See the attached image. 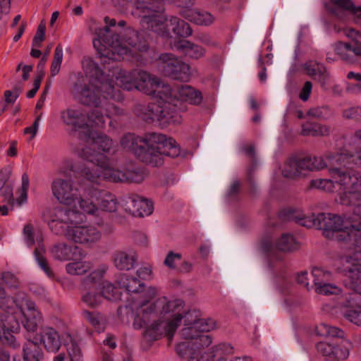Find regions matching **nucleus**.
Instances as JSON below:
<instances>
[{
	"label": "nucleus",
	"instance_id": "58",
	"mask_svg": "<svg viewBox=\"0 0 361 361\" xmlns=\"http://www.w3.org/2000/svg\"><path fill=\"white\" fill-rule=\"evenodd\" d=\"M334 4L340 8L350 11L353 14L361 12V6H355L350 0H332Z\"/></svg>",
	"mask_w": 361,
	"mask_h": 361
},
{
	"label": "nucleus",
	"instance_id": "42",
	"mask_svg": "<svg viewBox=\"0 0 361 361\" xmlns=\"http://www.w3.org/2000/svg\"><path fill=\"white\" fill-rule=\"evenodd\" d=\"M92 269V264L89 261H76L66 265V270L71 275H84Z\"/></svg>",
	"mask_w": 361,
	"mask_h": 361
},
{
	"label": "nucleus",
	"instance_id": "36",
	"mask_svg": "<svg viewBox=\"0 0 361 361\" xmlns=\"http://www.w3.org/2000/svg\"><path fill=\"white\" fill-rule=\"evenodd\" d=\"M107 269V265H99L97 269L83 278L81 281V286L83 289H90L94 286L99 283L104 278Z\"/></svg>",
	"mask_w": 361,
	"mask_h": 361
},
{
	"label": "nucleus",
	"instance_id": "44",
	"mask_svg": "<svg viewBox=\"0 0 361 361\" xmlns=\"http://www.w3.org/2000/svg\"><path fill=\"white\" fill-rule=\"evenodd\" d=\"M18 332H13L8 328H4V326L0 325V341L4 345L10 346L13 348L20 347V342L17 341L15 334Z\"/></svg>",
	"mask_w": 361,
	"mask_h": 361
},
{
	"label": "nucleus",
	"instance_id": "57",
	"mask_svg": "<svg viewBox=\"0 0 361 361\" xmlns=\"http://www.w3.org/2000/svg\"><path fill=\"white\" fill-rule=\"evenodd\" d=\"M197 328L202 333L210 331L217 328L216 320L212 318H201L199 320Z\"/></svg>",
	"mask_w": 361,
	"mask_h": 361
},
{
	"label": "nucleus",
	"instance_id": "14",
	"mask_svg": "<svg viewBox=\"0 0 361 361\" xmlns=\"http://www.w3.org/2000/svg\"><path fill=\"white\" fill-rule=\"evenodd\" d=\"M201 313L197 310H190L184 314H176L173 319L168 322L155 324L145 331V336L150 340H157L162 336H168L171 340L177 328L183 320V326H197Z\"/></svg>",
	"mask_w": 361,
	"mask_h": 361
},
{
	"label": "nucleus",
	"instance_id": "56",
	"mask_svg": "<svg viewBox=\"0 0 361 361\" xmlns=\"http://www.w3.org/2000/svg\"><path fill=\"white\" fill-rule=\"evenodd\" d=\"M4 95V103L0 106V116L6 110L8 106L13 104L18 97L16 91L6 90Z\"/></svg>",
	"mask_w": 361,
	"mask_h": 361
},
{
	"label": "nucleus",
	"instance_id": "13",
	"mask_svg": "<svg viewBox=\"0 0 361 361\" xmlns=\"http://www.w3.org/2000/svg\"><path fill=\"white\" fill-rule=\"evenodd\" d=\"M106 26L96 31L97 38L93 40V45L98 51L101 58L109 60H119L128 49L119 42V36L110 30L116 25V20L108 16L104 18Z\"/></svg>",
	"mask_w": 361,
	"mask_h": 361
},
{
	"label": "nucleus",
	"instance_id": "21",
	"mask_svg": "<svg viewBox=\"0 0 361 361\" xmlns=\"http://www.w3.org/2000/svg\"><path fill=\"white\" fill-rule=\"evenodd\" d=\"M171 94L172 99H169L171 102V106H174L176 111L179 114L176 107L178 101L188 102L191 104H199L202 100V96L199 90H195L192 86L188 85H183L178 86L175 90L171 89ZM180 116V115L178 114Z\"/></svg>",
	"mask_w": 361,
	"mask_h": 361
},
{
	"label": "nucleus",
	"instance_id": "64",
	"mask_svg": "<svg viewBox=\"0 0 361 361\" xmlns=\"http://www.w3.org/2000/svg\"><path fill=\"white\" fill-rule=\"evenodd\" d=\"M317 352L323 356H330L335 353L334 347L326 342H319L316 345Z\"/></svg>",
	"mask_w": 361,
	"mask_h": 361
},
{
	"label": "nucleus",
	"instance_id": "8",
	"mask_svg": "<svg viewBox=\"0 0 361 361\" xmlns=\"http://www.w3.org/2000/svg\"><path fill=\"white\" fill-rule=\"evenodd\" d=\"M136 152L137 157L152 166H161L164 156L176 157L180 154V147L171 137L158 133H149L144 136V142Z\"/></svg>",
	"mask_w": 361,
	"mask_h": 361
},
{
	"label": "nucleus",
	"instance_id": "40",
	"mask_svg": "<svg viewBox=\"0 0 361 361\" xmlns=\"http://www.w3.org/2000/svg\"><path fill=\"white\" fill-rule=\"evenodd\" d=\"M144 137H139L133 133L124 135L121 140V146L128 150L132 151L135 155L137 151L142 147Z\"/></svg>",
	"mask_w": 361,
	"mask_h": 361
},
{
	"label": "nucleus",
	"instance_id": "59",
	"mask_svg": "<svg viewBox=\"0 0 361 361\" xmlns=\"http://www.w3.org/2000/svg\"><path fill=\"white\" fill-rule=\"evenodd\" d=\"M46 26L44 23H40L38 25L36 34L33 37L32 45V47L39 48L41 47L42 42L44 39Z\"/></svg>",
	"mask_w": 361,
	"mask_h": 361
},
{
	"label": "nucleus",
	"instance_id": "5",
	"mask_svg": "<svg viewBox=\"0 0 361 361\" xmlns=\"http://www.w3.org/2000/svg\"><path fill=\"white\" fill-rule=\"evenodd\" d=\"M332 179L312 180L310 187L327 192H333L335 184L339 186L336 201L351 207L353 214L361 216V174L351 169L338 167L329 168Z\"/></svg>",
	"mask_w": 361,
	"mask_h": 361
},
{
	"label": "nucleus",
	"instance_id": "61",
	"mask_svg": "<svg viewBox=\"0 0 361 361\" xmlns=\"http://www.w3.org/2000/svg\"><path fill=\"white\" fill-rule=\"evenodd\" d=\"M29 188V178L28 176L24 173L22 176V185L20 190V197L17 201L19 205L26 202L27 197V190Z\"/></svg>",
	"mask_w": 361,
	"mask_h": 361
},
{
	"label": "nucleus",
	"instance_id": "10",
	"mask_svg": "<svg viewBox=\"0 0 361 361\" xmlns=\"http://www.w3.org/2000/svg\"><path fill=\"white\" fill-rule=\"evenodd\" d=\"M16 305L17 310L10 312L9 310L1 315L0 325L4 328H8L13 332L20 330L19 318L23 316L22 324L28 331H35L41 319V314L37 309L33 301L30 300L24 293H20L16 298Z\"/></svg>",
	"mask_w": 361,
	"mask_h": 361
},
{
	"label": "nucleus",
	"instance_id": "16",
	"mask_svg": "<svg viewBox=\"0 0 361 361\" xmlns=\"http://www.w3.org/2000/svg\"><path fill=\"white\" fill-rule=\"evenodd\" d=\"M343 32L351 40L349 42H336L333 45L334 51L341 60L354 63L361 58V33L351 27L343 28Z\"/></svg>",
	"mask_w": 361,
	"mask_h": 361
},
{
	"label": "nucleus",
	"instance_id": "63",
	"mask_svg": "<svg viewBox=\"0 0 361 361\" xmlns=\"http://www.w3.org/2000/svg\"><path fill=\"white\" fill-rule=\"evenodd\" d=\"M344 317L355 325L361 326V310H348L344 313Z\"/></svg>",
	"mask_w": 361,
	"mask_h": 361
},
{
	"label": "nucleus",
	"instance_id": "31",
	"mask_svg": "<svg viewBox=\"0 0 361 361\" xmlns=\"http://www.w3.org/2000/svg\"><path fill=\"white\" fill-rule=\"evenodd\" d=\"M80 249L75 245H68L66 243H58L50 250L52 257L57 260L67 261L73 259L76 251Z\"/></svg>",
	"mask_w": 361,
	"mask_h": 361
},
{
	"label": "nucleus",
	"instance_id": "52",
	"mask_svg": "<svg viewBox=\"0 0 361 361\" xmlns=\"http://www.w3.org/2000/svg\"><path fill=\"white\" fill-rule=\"evenodd\" d=\"M192 342L195 349L200 354H202L200 350L209 346L212 343V338L209 334L200 332L197 338Z\"/></svg>",
	"mask_w": 361,
	"mask_h": 361
},
{
	"label": "nucleus",
	"instance_id": "3",
	"mask_svg": "<svg viewBox=\"0 0 361 361\" xmlns=\"http://www.w3.org/2000/svg\"><path fill=\"white\" fill-rule=\"evenodd\" d=\"M136 75L135 90L153 97L152 102L147 104H139L135 112L142 119L158 121L163 124H178L181 122V116L171 106L172 99L171 87L162 80L149 73L139 69L134 70Z\"/></svg>",
	"mask_w": 361,
	"mask_h": 361
},
{
	"label": "nucleus",
	"instance_id": "18",
	"mask_svg": "<svg viewBox=\"0 0 361 361\" xmlns=\"http://www.w3.org/2000/svg\"><path fill=\"white\" fill-rule=\"evenodd\" d=\"M160 69L166 76L173 80L188 81L190 76V66L172 54H162L159 56Z\"/></svg>",
	"mask_w": 361,
	"mask_h": 361
},
{
	"label": "nucleus",
	"instance_id": "48",
	"mask_svg": "<svg viewBox=\"0 0 361 361\" xmlns=\"http://www.w3.org/2000/svg\"><path fill=\"white\" fill-rule=\"evenodd\" d=\"M213 357H211L213 360L214 357L218 360H221L224 356L232 355L233 353V348L229 343H220L212 348Z\"/></svg>",
	"mask_w": 361,
	"mask_h": 361
},
{
	"label": "nucleus",
	"instance_id": "37",
	"mask_svg": "<svg viewBox=\"0 0 361 361\" xmlns=\"http://www.w3.org/2000/svg\"><path fill=\"white\" fill-rule=\"evenodd\" d=\"M176 352L179 357L184 359H188V361H191L192 358L200 360L201 355H209L207 353L200 354L195 349L192 342L187 340L177 344L176 346Z\"/></svg>",
	"mask_w": 361,
	"mask_h": 361
},
{
	"label": "nucleus",
	"instance_id": "60",
	"mask_svg": "<svg viewBox=\"0 0 361 361\" xmlns=\"http://www.w3.org/2000/svg\"><path fill=\"white\" fill-rule=\"evenodd\" d=\"M16 299H13L10 296L6 295L3 288L0 287V308L4 310L11 309L14 305Z\"/></svg>",
	"mask_w": 361,
	"mask_h": 361
},
{
	"label": "nucleus",
	"instance_id": "12",
	"mask_svg": "<svg viewBox=\"0 0 361 361\" xmlns=\"http://www.w3.org/2000/svg\"><path fill=\"white\" fill-rule=\"evenodd\" d=\"M91 184L80 183L75 184L70 178H55L51 185L53 196L61 204L70 206L71 209H80V200H85L88 196L97 195L98 191L90 189Z\"/></svg>",
	"mask_w": 361,
	"mask_h": 361
},
{
	"label": "nucleus",
	"instance_id": "19",
	"mask_svg": "<svg viewBox=\"0 0 361 361\" xmlns=\"http://www.w3.org/2000/svg\"><path fill=\"white\" fill-rule=\"evenodd\" d=\"M80 138L106 154H114L117 152V144L106 135L87 129Z\"/></svg>",
	"mask_w": 361,
	"mask_h": 361
},
{
	"label": "nucleus",
	"instance_id": "9",
	"mask_svg": "<svg viewBox=\"0 0 361 361\" xmlns=\"http://www.w3.org/2000/svg\"><path fill=\"white\" fill-rule=\"evenodd\" d=\"M83 68L87 75H90V80L89 82H92V80H99L102 81V82L107 84L106 90L112 94V89H109V85H110L115 90H117L120 92L121 97H123L121 91L113 85L114 82H116V86L118 87H121L123 89L127 90H132L135 89V80L136 75L134 74V70L130 72H127L124 70L116 68L112 72V75L109 74L105 75L99 69L95 63L90 59H85L82 61ZM100 91L99 95L102 99L104 96L106 97V101L109 102L111 106H115L111 101H116V99H114L111 98L106 93L105 87L103 89L99 88ZM123 98L120 100H117V102H120L123 100Z\"/></svg>",
	"mask_w": 361,
	"mask_h": 361
},
{
	"label": "nucleus",
	"instance_id": "17",
	"mask_svg": "<svg viewBox=\"0 0 361 361\" xmlns=\"http://www.w3.org/2000/svg\"><path fill=\"white\" fill-rule=\"evenodd\" d=\"M23 236L25 244L29 247H32L35 243L37 247L34 251V255L38 265L45 272L49 277L54 276L53 271L48 265L47 260L44 257L45 247L43 244L44 236L40 231H35L32 224H26L23 229Z\"/></svg>",
	"mask_w": 361,
	"mask_h": 361
},
{
	"label": "nucleus",
	"instance_id": "28",
	"mask_svg": "<svg viewBox=\"0 0 361 361\" xmlns=\"http://www.w3.org/2000/svg\"><path fill=\"white\" fill-rule=\"evenodd\" d=\"M302 68L308 75L317 78L322 86L327 83L329 74L323 64L316 61H309L302 65Z\"/></svg>",
	"mask_w": 361,
	"mask_h": 361
},
{
	"label": "nucleus",
	"instance_id": "54",
	"mask_svg": "<svg viewBox=\"0 0 361 361\" xmlns=\"http://www.w3.org/2000/svg\"><path fill=\"white\" fill-rule=\"evenodd\" d=\"M307 114L315 118L326 119L331 116V111L326 106H317L310 109Z\"/></svg>",
	"mask_w": 361,
	"mask_h": 361
},
{
	"label": "nucleus",
	"instance_id": "33",
	"mask_svg": "<svg viewBox=\"0 0 361 361\" xmlns=\"http://www.w3.org/2000/svg\"><path fill=\"white\" fill-rule=\"evenodd\" d=\"M350 154L343 152H327L322 157H317L321 158L325 164V169L328 166L334 168L336 165H345L349 163V159L353 158Z\"/></svg>",
	"mask_w": 361,
	"mask_h": 361
},
{
	"label": "nucleus",
	"instance_id": "20",
	"mask_svg": "<svg viewBox=\"0 0 361 361\" xmlns=\"http://www.w3.org/2000/svg\"><path fill=\"white\" fill-rule=\"evenodd\" d=\"M342 271L350 279V288L361 295V262L351 255H345L340 259Z\"/></svg>",
	"mask_w": 361,
	"mask_h": 361
},
{
	"label": "nucleus",
	"instance_id": "7",
	"mask_svg": "<svg viewBox=\"0 0 361 361\" xmlns=\"http://www.w3.org/2000/svg\"><path fill=\"white\" fill-rule=\"evenodd\" d=\"M164 6L158 1H137L131 13L140 19L142 32L163 38L170 36L169 20L164 13Z\"/></svg>",
	"mask_w": 361,
	"mask_h": 361
},
{
	"label": "nucleus",
	"instance_id": "46",
	"mask_svg": "<svg viewBox=\"0 0 361 361\" xmlns=\"http://www.w3.org/2000/svg\"><path fill=\"white\" fill-rule=\"evenodd\" d=\"M284 177L295 179L300 177L299 168L297 164V159H290L284 164L282 170Z\"/></svg>",
	"mask_w": 361,
	"mask_h": 361
},
{
	"label": "nucleus",
	"instance_id": "43",
	"mask_svg": "<svg viewBox=\"0 0 361 361\" xmlns=\"http://www.w3.org/2000/svg\"><path fill=\"white\" fill-rule=\"evenodd\" d=\"M82 314L90 324L99 332L105 329L106 319L99 312L83 310Z\"/></svg>",
	"mask_w": 361,
	"mask_h": 361
},
{
	"label": "nucleus",
	"instance_id": "26",
	"mask_svg": "<svg viewBox=\"0 0 361 361\" xmlns=\"http://www.w3.org/2000/svg\"><path fill=\"white\" fill-rule=\"evenodd\" d=\"M113 258L114 265L118 269L128 271L135 267L137 256L133 250H120L114 253Z\"/></svg>",
	"mask_w": 361,
	"mask_h": 361
},
{
	"label": "nucleus",
	"instance_id": "47",
	"mask_svg": "<svg viewBox=\"0 0 361 361\" xmlns=\"http://www.w3.org/2000/svg\"><path fill=\"white\" fill-rule=\"evenodd\" d=\"M312 275L314 279V286L328 283L331 278V272L319 267L312 269Z\"/></svg>",
	"mask_w": 361,
	"mask_h": 361
},
{
	"label": "nucleus",
	"instance_id": "23",
	"mask_svg": "<svg viewBox=\"0 0 361 361\" xmlns=\"http://www.w3.org/2000/svg\"><path fill=\"white\" fill-rule=\"evenodd\" d=\"M280 217L285 221H295L296 223L307 228L320 229V214L317 216L305 215L302 212L293 209H283L280 213Z\"/></svg>",
	"mask_w": 361,
	"mask_h": 361
},
{
	"label": "nucleus",
	"instance_id": "41",
	"mask_svg": "<svg viewBox=\"0 0 361 361\" xmlns=\"http://www.w3.org/2000/svg\"><path fill=\"white\" fill-rule=\"evenodd\" d=\"M68 357L60 353L54 358V361H83L79 345L73 341L67 344Z\"/></svg>",
	"mask_w": 361,
	"mask_h": 361
},
{
	"label": "nucleus",
	"instance_id": "62",
	"mask_svg": "<svg viewBox=\"0 0 361 361\" xmlns=\"http://www.w3.org/2000/svg\"><path fill=\"white\" fill-rule=\"evenodd\" d=\"M181 255L180 253H176L173 251L168 252L164 261V264L171 269L176 268V262L181 259Z\"/></svg>",
	"mask_w": 361,
	"mask_h": 361
},
{
	"label": "nucleus",
	"instance_id": "11",
	"mask_svg": "<svg viewBox=\"0 0 361 361\" xmlns=\"http://www.w3.org/2000/svg\"><path fill=\"white\" fill-rule=\"evenodd\" d=\"M320 229L333 231L338 241H344L354 252L356 239L361 235L360 221L343 218L330 213H320ZM348 255H353L349 254Z\"/></svg>",
	"mask_w": 361,
	"mask_h": 361
},
{
	"label": "nucleus",
	"instance_id": "35",
	"mask_svg": "<svg viewBox=\"0 0 361 361\" xmlns=\"http://www.w3.org/2000/svg\"><path fill=\"white\" fill-rule=\"evenodd\" d=\"M43 352L37 343L27 341L24 344L22 361H41L43 359ZM13 361L18 360L14 359Z\"/></svg>",
	"mask_w": 361,
	"mask_h": 361
},
{
	"label": "nucleus",
	"instance_id": "29",
	"mask_svg": "<svg viewBox=\"0 0 361 361\" xmlns=\"http://www.w3.org/2000/svg\"><path fill=\"white\" fill-rule=\"evenodd\" d=\"M297 164L300 177L305 176L307 172L317 171L325 169V164L322 159L317 157L309 156L297 159Z\"/></svg>",
	"mask_w": 361,
	"mask_h": 361
},
{
	"label": "nucleus",
	"instance_id": "22",
	"mask_svg": "<svg viewBox=\"0 0 361 361\" xmlns=\"http://www.w3.org/2000/svg\"><path fill=\"white\" fill-rule=\"evenodd\" d=\"M119 42L123 46L128 47V51L122 55L118 61L123 59L125 55L128 53L134 54L136 52H146L149 49V45L145 39L141 38V34L133 29L128 28L125 30Z\"/></svg>",
	"mask_w": 361,
	"mask_h": 361
},
{
	"label": "nucleus",
	"instance_id": "53",
	"mask_svg": "<svg viewBox=\"0 0 361 361\" xmlns=\"http://www.w3.org/2000/svg\"><path fill=\"white\" fill-rule=\"evenodd\" d=\"M200 333V329L195 326H183L179 332L182 339L193 341Z\"/></svg>",
	"mask_w": 361,
	"mask_h": 361
},
{
	"label": "nucleus",
	"instance_id": "39",
	"mask_svg": "<svg viewBox=\"0 0 361 361\" xmlns=\"http://www.w3.org/2000/svg\"><path fill=\"white\" fill-rule=\"evenodd\" d=\"M168 23L169 27H171L173 33L178 36L187 37L190 36L192 33L190 25L184 20L177 17L171 16L169 19Z\"/></svg>",
	"mask_w": 361,
	"mask_h": 361
},
{
	"label": "nucleus",
	"instance_id": "6",
	"mask_svg": "<svg viewBox=\"0 0 361 361\" xmlns=\"http://www.w3.org/2000/svg\"><path fill=\"white\" fill-rule=\"evenodd\" d=\"M80 157L87 164L80 169L82 178L91 183L102 178L111 182H130L139 183L145 178L144 172L139 169H128L124 171L112 166L111 160L104 154L97 152L91 147L81 149Z\"/></svg>",
	"mask_w": 361,
	"mask_h": 361
},
{
	"label": "nucleus",
	"instance_id": "2",
	"mask_svg": "<svg viewBox=\"0 0 361 361\" xmlns=\"http://www.w3.org/2000/svg\"><path fill=\"white\" fill-rule=\"evenodd\" d=\"M157 289L147 288L142 298L135 299L130 303L118 308V314L122 322L128 324L133 319L135 329L146 327L145 331L155 324H161L172 320L176 314H180L185 303L180 299L167 300L166 298L152 300L157 295Z\"/></svg>",
	"mask_w": 361,
	"mask_h": 361
},
{
	"label": "nucleus",
	"instance_id": "1",
	"mask_svg": "<svg viewBox=\"0 0 361 361\" xmlns=\"http://www.w3.org/2000/svg\"><path fill=\"white\" fill-rule=\"evenodd\" d=\"M106 85L107 84L99 80H92L85 85L80 92L79 100L84 105L94 107V109L87 116L80 108H67L60 113V117L63 124L71 126L75 130H87V128L90 126L103 128L106 119L111 116L122 114L123 111L119 107L111 106L110 103L106 101V97L104 96L102 99L99 95L100 92L99 89L105 87L106 90ZM109 87L112 89V94H110L107 90L106 92L111 98L116 100L121 99L122 97L118 91L115 90L110 85ZM82 134L83 133H80V135Z\"/></svg>",
	"mask_w": 361,
	"mask_h": 361
},
{
	"label": "nucleus",
	"instance_id": "45",
	"mask_svg": "<svg viewBox=\"0 0 361 361\" xmlns=\"http://www.w3.org/2000/svg\"><path fill=\"white\" fill-rule=\"evenodd\" d=\"M315 333L320 336L342 337L343 331L340 329L321 323L315 327Z\"/></svg>",
	"mask_w": 361,
	"mask_h": 361
},
{
	"label": "nucleus",
	"instance_id": "38",
	"mask_svg": "<svg viewBox=\"0 0 361 361\" xmlns=\"http://www.w3.org/2000/svg\"><path fill=\"white\" fill-rule=\"evenodd\" d=\"M117 283L121 288H125L128 293H140L144 286L142 283L135 277H130L128 274H121L117 280Z\"/></svg>",
	"mask_w": 361,
	"mask_h": 361
},
{
	"label": "nucleus",
	"instance_id": "4",
	"mask_svg": "<svg viewBox=\"0 0 361 361\" xmlns=\"http://www.w3.org/2000/svg\"><path fill=\"white\" fill-rule=\"evenodd\" d=\"M85 214L80 209L55 207L44 215L51 231L67 240L81 245H90L99 240L101 232L94 226L81 225Z\"/></svg>",
	"mask_w": 361,
	"mask_h": 361
},
{
	"label": "nucleus",
	"instance_id": "34",
	"mask_svg": "<svg viewBox=\"0 0 361 361\" xmlns=\"http://www.w3.org/2000/svg\"><path fill=\"white\" fill-rule=\"evenodd\" d=\"M329 133L330 127L326 125L306 122L302 126L301 135L303 136L324 137Z\"/></svg>",
	"mask_w": 361,
	"mask_h": 361
},
{
	"label": "nucleus",
	"instance_id": "50",
	"mask_svg": "<svg viewBox=\"0 0 361 361\" xmlns=\"http://www.w3.org/2000/svg\"><path fill=\"white\" fill-rule=\"evenodd\" d=\"M102 293L103 297L109 300L116 301L121 299L119 290L109 282L103 283Z\"/></svg>",
	"mask_w": 361,
	"mask_h": 361
},
{
	"label": "nucleus",
	"instance_id": "15",
	"mask_svg": "<svg viewBox=\"0 0 361 361\" xmlns=\"http://www.w3.org/2000/svg\"><path fill=\"white\" fill-rule=\"evenodd\" d=\"M90 189L98 191L97 195L88 196L80 200V209L94 217H100L103 212H114L118 207V201L113 194L102 190L91 184Z\"/></svg>",
	"mask_w": 361,
	"mask_h": 361
},
{
	"label": "nucleus",
	"instance_id": "32",
	"mask_svg": "<svg viewBox=\"0 0 361 361\" xmlns=\"http://www.w3.org/2000/svg\"><path fill=\"white\" fill-rule=\"evenodd\" d=\"M40 341L47 351L56 353L61 347L58 332L53 328H45L40 334Z\"/></svg>",
	"mask_w": 361,
	"mask_h": 361
},
{
	"label": "nucleus",
	"instance_id": "30",
	"mask_svg": "<svg viewBox=\"0 0 361 361\" xmlns=\"http://www.w3.org/2000/svg\"><path fill=\"white\" fill-rule=\"evenodd\" d=\"M181 15L185 19L198 25L209 26L214 21V16L207 11L188 8L182 11Z\"/></svg>",
	"mask_w": 361,
	"mask_h": 361
},
{
	"label": "nucleus",
	"instance_id": "24",
	"mask_svg": "<svg viewBox=\"0 0 361 361\" xmlns=\"http://www.w3.org/2000/svg\"><path fill=\"white\" fill-rule=\"evenodd\" d=\"M125 209L133 216L142 217L152 213L153 204L148 200L137 195H132L125 201Z\"/></svg>",
	"mask_w": 361,
	"mask_h": 361
},
{
	"label": "nucleus",
	"instance_id": "27",
	"mask_svg": "<svg viewBox=\"0 0 361 361\" xmlns=\"http://www.w3.org/2000/svg\"><path fill=\"white\" fill-rule=\"evenodd\" d=\"M274 247L283 252H291L298 248L299 245L294 236L289 233L283 234L276 243H263V249L265 251L271 250Z\"/></svg>",
	"mask_w": 361,
	"mask_h": 361
},
{
	"label": "nucleus",
	"instance_id": "51",
	"mask_svg": "<svg viewBox=\"0 0 361 361\" xmlns=\"http://www.w3.org/2000/svg\"><path fill=\"white\" fill-rule=\"evenodd\" d=\"M63 57V48L60 44H59L55 49L54 59L51 65L50 71L51 76L54 77L59 73Z\"/></svg>",
	"mask_w": 361,
	"mask_h": 361
},
{
	"label": "nucleus",
	"instance_id": "55",
	"mask_svg": "<svg viewBox=\"0 0 361 361\" xmlns=\"http://www.w3.org/2000/svg\"><path fill=\"white\" fill-rule=\"evenodd\" d=\"M315 291L319 294L329 295L340 294L341 289L336 285L328 283L315 286Z\"/></svg>",
	"mask_w": 361,
	"mask_h": 361
},
{
	"label": "nucleus",
	"instance_id": "25",
	"mask_svg": "<svg viewBox=\"0 0 361 361\" xmlns=\"http://www.w3.org/2000/svg\"><path fill=\"white\" fill-rule=\"evenodd\" d=\"M172 48L185 56L194 59H200L205 54V49L203 47L186 39L176 40Z\"/></svg>",
	"mask_w": 361,
	"mask_h": 361
},
{
	"label": "nucleus",
	"instance_id": "49",
	"mask_svg": "<svg viewBox=\"0 0 361 361\" xmlns=\"http://www.w3.org/2000/svg\"><path fill=\"white\" fill-rule=\"evenodd\" d=\"M102 294L90 290L82 295L81 300L87 306L94 308L102 303Z\"/></svg>",
	"mask_w": 361,
	"mask_h": 361
}]
</instances>
